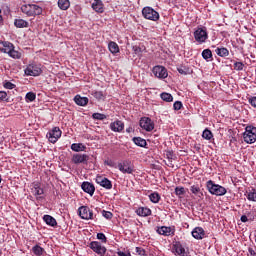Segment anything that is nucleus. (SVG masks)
I'll return each mask as SVG.
<instances>
[{"mask_svg":"<svg viewBox=\"0 0 256 256\" xmlns=\"http://www.w3.org/2000/svg\"><path fill=\"white\" fill-rule=\"evenodd\" d=\"M20 9L27 17H35V15H41L43 13V8L36 4H24Z\"/></svg>","mask_w":256,"mask_h":256,"instance_id":"nucleus-1","label":"nucleus"},{"mask_svg":"<svg viewBox=\"0 0 256 256\" xmlns=\"http://www.w3.org/2000/svg\"><path fill=\"white\" fill-rule=\"evenodd\" d=\"M206 187L211 195H216L217 197H221L227 193V189L225 187L213 183V180H209Z\"/></svg>","mask_w":256,"mask_h":256,"instance_id":"nucleus-2","label":"nucleus"},{"mask_svg":"<svg viewBox=\"0 0 256 256\" xmlns=\"http://www.w3.org/2000/svg\"><path fill=\"white\" fill-rule=\"evenodd\" d=\"M243 139L245 143L249 145H253L256 141V127L254 126H246L245 132L243 133Z\"/></svg>","mask_w":256,"mask_h":256,"instance_id":"nucleus-3","label":"nucleus"},{"mask_svg":"<svg viewBox=\"0 0 256 256\" xmlns=\"http://www.w3.org/2000/svg\"><path fill=\"white\" fill-rule=\"evenodd\" d=\"M142 15L144 19H148V21H159V12H157L152 7H144L142 9Z\"/></svg>","mask_w":256,"mask_h":256,"instance_id":"nucleus-4","label":"nucleus"},{"mask_svg":"<svg viewBox=\"0 0 256 256\" xmlns=\"http://www.w3.org/2000/svg\"><path fill=\"white\" fill-rule=\"evenodd\" d=\"M25 75L30 76V77H39V74L42 73L41 70V64H29L25 70H24Z\"/></svg>","mask_w":256,"mask_h":256,"instance_id":"nucleus-5","label":"nucleus"},{"mask_svg":"<svg viewBox=\"0 0 256 256\" xmlns=\"http://www.w3.org/2000/svg\"><path fill=\"white\" fill-rule=\"evenodd\" d=\"M117 168L121 173L131 175L133 174V171H135V168L133 167V164L130 162V160H123L118 163Z\"/></svg>","mask_w":256,"mask_h":256,"instance_id":"nucleus-6","label":"nucleus"},{"mask_svg":"<svg viewBox=\"0 0 256 256\" xmlns=\"http://www.w3.org/2000/svg\"><path fill=\"white\" fill-rule=\"evenodd\" d=\"M194 38L197 43H205L209 39L206 28H197L194 32Z\"/></svg>","mask_w":256,"mask_h":256,"instance_id":"nucleus-7","label":"nucleus"},{"mask_svg":"<svg viewBox=\"0 0 256 256\" xmlns=\"http://www.w3.org/2000/svg\"><path fill=\"white\" fill-rule=\"evenodd\" d=\"M62 132L59 127H54L52 130H50L47 134L46 137L50 143H55L56 141H59L61 138Z\"/></svg>","mask_w":256,"mask_h":256,"instance_id":"nucleus-8","label":"nucleus"},{"mask_svg":"<svg viewBox=\"0 0 256 256\" xmlns=\"http://www.w3.org/2000/svg\"><path fill=\"white\" fill-rule=\"evenodd\" d=\"M139 125L141 129H144V131L151 132L155 129V123H153V120L149 117L141 118Z\"/></svg>","mask_w":256,"mask_h":256,"instance_id":"nucleus-9","label":"nucleus"},{"mask_svg":"<svg viewBox=\"0 0 256 256\" xmlns=\"http://www.w3.org/2000/svg\"><path fill=\"white\" fill-rule=\"evenodd\" d=\"M152 73L158 79H167V77L169 75L167 73V69L163 66H154L152 69Z\"/></svg>","mask_w":256,"mask_h":256,"instance_id":"nucleus-10","label":"nucleus"},{"mask_svg":"<svg viewBox=\"0 0 256 256\" xmlns=\"http://www.w3.org/2000/svg\"><path fill=\"white\" fill-rule=\"evenodd\" d=\"M88 161H89V155L87 154L76 153V154H73L72 156V163H74V165H80L81 163H83L84 165H87Z\"/></svg>","mask_w":256,"mask_h":256,"instance_id":"nucleus-11","label":"nucleus"},{"mask_svg":"<svg viewBox=\"0 0 256 256\" xmlns=\"http://www.w3.org/2000/svg\"><path fill=\"white\" fill-rule=\"evenodd\" d=\"M90 249L94 251V253H97V255L103 256L105 253H107V248L105 246H102L100 242L93 241L90 243Z\"/></svg>","mask_w":256,"mask_h":256,"instance_id":"nucleus-12","label":"nucleus"},{"mask_svg":"<svg viewBox=\"0 0 256 256\" xmlns=\"http://www.w3.org/2000/svg\"><path fill=\"white\" fill-rule=\"evenodd\" d=\"M79 216L81 217V219H93V211H91L89 209V207L87 206H81L79 209Z\"/></svg>","mask_w":256,"mask_h":256,"instance_id":"nucleus-13","label":"nucleus"},{"mask_svg":"<svg viewBox=\"0 0 256 256\" xmlns=\"http://www.w3.org/2000/svg\"><path fill=\"white\" fill-rule=\"evenodd\" d=\"M110 129L114 133H121L125 129V123L121 120H116L110 123Z\"/></svg>","mask_w":256,"mask_h":256,"instance_id":"nucleus-14","label":"nucleus"},{"mask_svg":"<svg viewBox=\"0 0 256 256\" xmlns=\"http://www.w3.org/2000/svg\"><path fill=\"white\" fill-rule=\"evenodd\" d=\"M157 233L159 235H164V237H171V235H175V229L167 226H162L157 229Z\"/></svg>","mask_w":256,"mask_h":256,"instance_id":"nucleus-15","label":"nucleus"},{"mask_svg":"<svg viewBox=\"0 0 256 256\" xmlns=\"http://www.w3.org/2000/svg\"><path fill=\"white\" fill-rule=\"evenodd\" d=\"M91 7L93 11L96 13H104L105 12V5L103 4L102 0H93Z\"/></svg>","mask_w":256,"mask_h":256,"instance_id":"nucleus-16","label":"nucleus"},{"mask_svg":"<svg viewBox=\"0 0 256 256\" xmlns=\"http://www.w3.org/2000/svg\"><path fill=\"white\" fill-rule=\"evenodd\" d=\"M81 189L84 191V193H88L91 197L95 194V185L90 182H83L81 185Z\"/></svg>","mask_w":256,"mask_h":256,"instance_id":"nucleus-17","label":"nucleus"},{"mask_svg":"<svg viewBox=\"0 0 256 256\" xmlns=\"http://www.w3.org/2000/svg\"><path fill=\"white\" fill-rule=\"evenodd\" d=\"M97 183L100 187H103L104 189H113V183L108 178L98 177Z\"/></svg>","mask_w":256,"mask_h":256,"instance_id":"nucleus-18","label":"nucleus"},{"mask_svg":"<svg viewBox=\"0 0 256 256\" xmlns=\"http://www.w3.org/2000/svg\"><path fill=\"white\" fill-rule=\"evenodd\" d=\"M173 253H175V255H179V256H185L186 252H185V248L183 247V244H181L180 241H176L173 244Z\"/></svg>","mask_w":256,"mask_h":256,"instance_id":"nucleus-19","label":"nucleus"},{"mask_svg":"<svg viewBox=\"0 0 256 256\" xmlns=\"http://www.w3.org/2000/svg\"><path fill=\"white\" fill-rule=\"evenodd\" d=\"M192 237H194V239H204L205 230L202 227L194 228L192 231Z\"/></svg>","mask_w":256,"mask_h":256,"instance_id":"nucleus-20","label":"nucleus"},{"mask_svg":"<svg viewBox=\"0 0 256 256\" xmlns=\"http://www.w3.org/2000/svg\"><path fill=\"white\" fill-rule=\"evenodd\" d=\"M32 187V195H35V197H39V195H43L44 191L43 188H41V183L34 182Z\"/></svg>","mask_w":256,"mask_h":256,"instance_id":"nucleus-21","label":"nucleus"},{"mask_svg":"<svg viewBox=\"0 0 256 256\" xmlns=\"http://www.w3.org/2000/svg\"><path fill=\"white\" fill-rule=\"evenodd\" d=\"M74 102L76 103V105H79L80 107H85V105L89 103V98L81 97V95H76L74 97Z\"/></svg>","mask_w":256,"mask_h":256,"instance_id":"nucleus-22","label":"nucleus"},{"mask_svg":"<svg viewBox=\"0 0 256 256\" xmlns=\"http://www.w3.org/2000/svg\"><path fill=\"white\" fill-rule=\"evenodd\" d=\"M43 221L50 227H57V220L51 215H44Z\"/></svg>","mask_w":256,"mask_h":256,"instance_id":"nucleus-23","label":"nucleus"},{"mask_svg":"<svg viewBox=\"0 0 256 256\" xmlns=\"http://www.w3.org/2000/svg\"><path fill=\"white\" fill-rule=\"evenodd\" d=\"M136 215L139 217H149V215H151V209L147 207H140L136 210Z\"/></svg>","mask_w":256,"mask_h":256,"instance_id":"nucleus-24","label":"nucleus"},{"mask_svg":"<svg viewBox=\"0 0 256 256\" xmlns=\"http://www.w3.org/2000/svg\"><path fill=\"white\" fill-rule=\"evenodd\" d=\"M12 49L13 45L10 42H2V44H0V51H2V53H7L9 55Z\"/></svg>","mask_w":256,"mask_h":256,"instance_id":"nucleus-25","label":"nucleus"},{"mask_svg":"<svg viewBox=\"0 0 256 256\" xmlns=\"http://www.w3.org/2000/svg\"><path fill=\"white\" fill-rule=\"evenodd\" d=\"M14 25L17 27V29H25L26 27H29V22L25 21L24 19H15Z\"/></svg>","mask_w":256,"mask_h":256,"instance_id":"nucleus-26","label":"nucleus"},{"mask_svg":"<svg viewBox=\"0 0 256 256\" xmlns=\"http://www.w3.org/2000/svg\"><path fill=\"white\" fill-rule=\"evenodd\" d=\"M58 7L61 11H67L71 7V2L69 0H58Z\"/></svg>","mask_w":256,"mask_h":256,"instance_id":"nucleus-27","label":"nucleus"},{"mask_svg":"<svg viewBox=\"0 0 256 256\" xmlns=\"http://www.w3.org/2000/svg\"><path fill=\"white\" fill-rule=\"evenodd\" d=\"M108 49L110 53H112V55H116V53H119V45L114 41H110L108 43Z\"/></svg>","mask_w":256,"mask_h":256,"instance_id":"nucleus-28","label":"nucleus"},{"mask_svg":"<svg viewBox=\"0 0 256 256\" xmlns=\"http://www.w3.org/2000/svg\"><path fill=\"white\" fill-rule=\"evenodd\" d=\"M216 55L219 57H229V50L225 47L222 48H216L215 49Z\"/></svg>","mask_w":256,"mask_h":256,"instance_id":"nucleus-29","label":"nucleus"},{"mask_svg":"<svg viewBox=\"0 0 256 256\" xmlns=\"http://www.w3.org/2000/svg\"><path fill=\"white\" fill-rule=\"evenodd\" d=\"M132 141L137 145V147H147V140L141 137H134Z\"/></svg>","mask_w":256,"mask_h":256,"instance_id":"nucleus-30","label":"nucleus"},{"mask_svg":"<svg viewBox=\"0 0 256 256\" xmlns=\"http://www.w3.org/2000/svg\"><path fill=\"white\" fill-rule=\"evenodd\" d=\"M71 149H72V151L79 153L80 151H85V149H87V147H85V145H83L81 143H73L71 145Z\"/></svg>","mask_w":256,"mask_h":256,"instance_id":"nucleus-31","label":"nucleus"},{"mask_svg":"<svg viewBox=\"0 0 256 256\" xmlns=\"http://www.w3.org/2000/svg\"><path fill=\"white\" fill-rule=\"evenodd\" d=\"M92 96L97 99V101H105L107 95L103 93V91H94L92 92Z\"/></svg>","mask_w":256,"mask_h":256,"instance_id":"nucleus-32","label":"nucleus"},{"mask_svg":"<svg viewBox=\"0 0 256 256\" xmlns=\"http://www.w3.org/2000/svg\"><path fill=\"white\" fill-rule=\"evenodd\" d=\"M202 57L205 61H211L213 59V52H211V49H205L202 51Z\"/></svg>","mask_w":256,"mask_h":256,"instance_id":"nucleus-33","label":"nucleus"},{"mask_svg":"<svg viewBox=\"0 0 256 256\" xmlns=\"http://www.w3.org/2000/svg\"><path fill=\"white\" fill-rule=\"evenodd\" d=\"M160 97H161L162 101H165L166 103L173 102V95H171L170 93L162 92L160 94Z\"/></svg>","mask_w":256,"mask_h":256,"instance_id":"nucleus-34","label":"nucleus"},{"mask_svg":"<svg viewBox=\"0 0 256 256\" xmlns=\"http://www.w3.org/2000/svg\"><path fill=\"white\" fill-rule=\"evenodd\" d=\"M149 199L152 203H159V201H161V195L157 192H153L149 195Z\"/></svg>","mask_w":256,"mask_h":256,"instance_id":"nucleus-35","label":"nucleus"},{"mask_svg":"<svg viewBox=\"0 0 256 256\" xmlns=\"http://www.w3.org/2000/svg\"><path fill=\"white\" fill-rule=\"evenodd\" d=\"M202 138L206 139V141H211L213 139V132L206 128L202 133Z\"/></svg>","mask_w":256,"mask_h":256,"instance_id":"nucleus-36","label":"nucleus"},{"mask_svg":"<svg viewBox=\"0 0 256 256\" xmlns=\"http://www.w3.org/2000/svg\"><path fill=\"white\" fill-rule=\"evenodd\" d=\"M32 252L34 253V255L41 256V255H43V253H45V249H43V247H41L39 245H35L32 248Z\"/></svg>","mask_w":256,"mask_h":256,"instance_id":"nucleus-37","label":"nucleus"},{"mask_svg":"<svg viewBox=\"0 0 256 256\" xmlns=\"http://www.w3.org/2000/svg\"><path fill=\"white\" fill-rule=\"evenodd\" d=\"M25 99L27 103H32V101H35V99H37V95L34 92H28Z\"/></svg>","mask_w":256,"mask_h":256,"instance_id":"nucleus-38","label":"nucleus"},{"mask_svg":"<svg viewBox=\"0 0 256 256\" xmlns=\"http://www.w3.org/2000/svg\"><path fill=\"white\" fill-rule=\"evenodd\" d=\"M9 57H12V59H21V53L17 50H15V48H13L10 51V54H8Z\"/></svg>","mask_w":256,"mask_h":256,"instance_id":"nucleus-39","label":"nucleus"},{"mask_svg":"<svg viewBox=\"0 0 256 256\" xmlns=\"http://www.w3.org/2000/svg\"><path fill=\"white\" fill-rule=\"evenodd\" d=\"M178 73H180V75H189V68L187 66H180L177 68Z\"/></svg>","mask_w":256,"mask_h":256,"instance_id":"nucleus-40","label":"nucleus"},{"mask_svg":"<svg viewBox=\"0 0 256 256\" xmlns=\"http://www.w3.org/2000/svg\"><path fill=\"white\" fill-rule=\"evenodd\" d=\"M92 118H94L96 121H104V119H107V116L101 113H94L92 114Z\"/></svg>","mask_w":256,"mask_h":256,"instance_id":"nucleus-41","label":"nucleus"},{"mask_svg":"<svg viewBox=\"0 0 256 256\" xmlns=\"http://www.w3.org/2000/svg\"><path fill=\"white\" fill-rule=\"evenodd\" d=\"M247 199H248V201L256 202V190L255 189H252V191L248 192Z\"/></svg>","mask_w":256,"mask_h":256,"instance_id":"nucleus-42","label":"nucleus"},{"mask_svg":"<svg viewBox=\"0 0 256 256\" xmlns=\"http://www.w3.org/2000/svg\"><path fill=\"white\" fill-rule=\"evenodd\" d=\"M244 67H245V64H243V62H235L234 63L235 71H243Z\"/></svg>","mask_w":256,"mask_h":256,"instance_id":"nucleus-43","label":"nucleus"},{"mask_svg":"<svg viewBox=\"0 0 256 256\" xmlns=\"http://www.w3.org/2000/svg\"><path fill=\"white\" fill-rule=\"evenodd\" d=\"M175 195H177L178 197H181V195H185V188L184 187H176Z\"/></svg>","mask_w":256,"mask_h":256,"instance_id":"nucleus-44","label":"nucleus"},{"mask_svg":"<svg viewBox=\"0 0 256 256\" xmlns=\"http://www.w3.org/2000/svg\"><path fill=\"white\" fill-rule=\"evenodd\" d=\"M190 191H191V193H193V195H199L201 188H199V186H197V185H193L190 187Z\"/></svg>","mask_w":256,"mask_h":256,"instance_id":"nucleus-45","label":"nucleus"},{"mask_svg":"<svg viewBox=\"0 0 256 256\" xmlns=\"http://www.w3.org/2000/svg\"><path fill=\"white\" fill-rule=\"evenodd\" d=\"M183 107V103L181 101H176L173 104L174 111H180V109Z\"/></svg>","mask_w":256,"mask_h":256,"instance_id":"nucleus-46","label":"nucleus"},{"mask_svg":"<svg viewBox=\"0 0 256 256\" xmlns=\"http://www.w3.org/2000/svg\"><path fill=\"white\" fill-rule=\"evenodd\" d=\"M132 49H133L135 55H137L138 57H141V54L143 53V50L141 49V47L133 46Z\"/></svg>","mask_w":256,"mask_h":256,"instance_id":"nucleus-47","label":"nucleus"},{"mask_svg":"<svg viewBox=\"0 0 256 256\" xmlns=\"http://www.w3.org/2000/svg\"><path fill=\"white\" fill-rule=\"evenodd\" d=\"M102 215H103V217H105V219H112L113 218V213H111L110 211L103 210Z\"/></svg>","mask_w":256,"mask_h":256,"instance_id":"nucleus-48","label":"nucleus"},{"mask_svg":"<svg viewBox=\"0 0 256 256\" xmlns=\"http://www.w3.org/2000/svg\"><path fill=\"white\" fill-rule=\"evenodd\" d=\"M97 239H99L100 241H102V243H107V236H105L104 233H98V234H97Z\"/></svg>","mask_w":256,"mask_h":256,"instance_id":"nucleus-49","label":"nucleus"},{"mask_svg":"<svg viewBox=\"0 0 256 256\" xmlns=\"http://www.w3.org/2000/svg\"><path fill=\"white\" fill-rule=\"evenodd\" d=\"M4 87H5V89H15L16 85L10 81H7L4 83Z\"/></svg>","mask_w":256,"mask_h":256,"instance_id":"nucleus-50","label":"nucleus"},{"mask_svg":"<svg viewBox=\"0 0 256 256\" xmlns=\"http://www.w3.org/2000/svg\"><path fill=\"white\" fill-rule=\"evenodd\" d=\"M0 99L1 101H7V92L0 91Z\"/></svg>","mask_w":256,"mask_h":256,"instance_id":"nucleus-51","label":"nucleus"},{"mask_svg":"<svg viewBox=\"0 0 256 256\" xmlns=\"http://www.w3.org/2000/svg\"><path fill=\"white\" fill-rule=\"evenodd\" d=\"M248 101L252 107L256 108V96L250 97Z\"/></svg>","mask_w":256,"mask_h":256,"instance_id":"nucleus-52","label":"nucleus"},{"mask_svg":"<svg viewBox=\"0 0 256 256\" xmlns=\"http://www.w3.org/2000/svg\"><path fill=\"white\" fill-rule=\"evenodd\" d=\"M166 157H167L168 161L173 160V157H174L173 151H167L166 152Z\"/></svg>","mask_w":256,"mask_h":256,"instance_id":"nucleus-53","label":"nucleus"},{"mask_svg":"<svg viewBox=\"0 0 256 256\" xmlns=\"http://www.w3.org/2000/svg\"><path fill=\"white\" fill-rule=\"evenodd\" d=\"M104 165H107L108 167H115V162H113V160H105Z\"/></svg>","mask_w":256,"mask_h":256,"instance_id":"nucleus-54","label":"nucleus"},{"mask_svg":"<svg viewBox=\"0 0 256 256\" xmlns=\"http://www.w3.org/2000/svg\"><path fill=\"white\" fill-rule=\"evenodd\" d=\"M136 253L143 256V255H145V249H143L141 247H136Z\"/></svg>","mask_w":256,"mask_h":256,"instance_id":"nucleus-55","label":"nucleus"},{"mask_svg":"<svg viewBox=\"0 0 256 256\" xmlns=\"http://www.w3.org/2000/svg\"><path fill=\"white\" fill-rule=\"evenodd\" d=\"M118 256H131V252L119 251V252H118Z\"/></svg>","mask_w":256,"mask_h":256,"instance_id":"nucleus-56","label":"nucleus"},{"mask_svg":"<svg viewBox=\"0 0 256 256\" xmlns=\"http://www.w3.org/2000/svg\"><path fill=\"white\" fill-rule=\"evenodd\" d=\"M240 221H242V223H247V221H249V219L247 218V215H242L240 218Z\"/></svg>","mask_w":256,"mask_h":256,"instance_id":"nucleus-57","label":"nucleus"},{"mask_svg":"<svg viewBox=\"0 0 256 256\" xmlns=\"http://www.w3.org/2000/svg\"><path fill=\"white\" fill-rule=\"evenodd\" d=\"M248 252H249L250 256H256L255 250H253V248H249Z\"/></svg>","mask_w":256,"mask_h":256,"instance_id":"nucleus-58","label":"nucleus"},{"mask_svg":"<svg viewBox=\"0 0 256 256\" xmlns=\"http://www.w3.org/2000/svg\"><path fill=\"white\" fill-rule=\"evenodd\" d=\"M3 23V16H0V25Z\"/></svg>","mask_w":256,"mask_h":256,"instance_id":"nucleus-59","label":"nucleus"},{"mask_svg":"<svg viewBox=\"0 0 256 256\" xmlns=\"http://www.w3.org/2000/svg\"><path fill=\"white\" fill-rule=\"evenodd\" d=\"M2 179H1V175H0V183H1Z\"/></svg>","mask_w":256,"mask_h":256,"instance_id":"nucleus-60","label":"nucleus"},{"mask_svg":"<svg viewBox=\"0 0 256 256\" xmlns=\"http://www.w3.org/2000/svg\"><path fill=\"white\" fill-rule=\"evenodd\" d=\"M126 131H127V133H129V129H127Z\"/></svg>","mask_w":256,"mask_h":256,"instance_id":"nucleus-61","label":"nucleus"}]
</instances>
